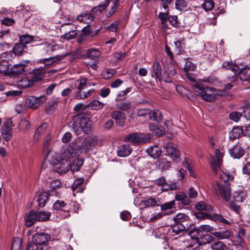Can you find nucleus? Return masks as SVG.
<instances>
[{"label":"nucleus","instance_id":"51","mask_svg":"<svg viewBox=\"0 0 250 250\" xmlns=\"http://www.w3.org/2000/svg\"><path fill=\"white\" fill-rule=\"evenodd\" d=\"M115 73L116 71L114 69H107L103 71L102 76L104 79H108L111 78Z\"/></svg>","mask_w":250,"mask_h":250},{"label":"nucleus","instance_id":"59","mask_svg":"<svg viewBox=\"0 0 250 250\" xmlns=\"http://www.w3.org/2000/svg\"><path fill=\"white\" fill-rule=\"evenodd\" d=\"M242 173L250 177V161L247 162L243 166Z\"/></svg>","mask_w":250,"mask_h":250},{"label":"nucleus","instance_id":"18","mask_svg":"<svg viewBox=\"0 0 250 250\" xmlns=\"http://www.w3.org/2000/svg\"><path fill=\"white\" fill-rule=\"evenodd\" d=\"M83 164V159H74L72 163L67 164V168L66 170H64V172H66L70 170L72 172H77L80 170Z\"/></svg>","mask_w":250,"mask_h":250},{"label":"nucleus","instance_id":"8","mask_svg":"<svg viewBox=\"0 0 250 250\" xmlns=\"http://www.w3.org/2000/svg\"><path fill=\"white\" fill-rule=\"evenodd\" d=\"M38 49L42 55L46 56L51 53L58 48V45L54 43L44 42L37 45Z\"/></svg>","mask_w":250,"mask_h":250},{"label":"nucleus","instance_id":"27","mask_svg":"<svg viewBox=\"0 0 250 250\" xmlns=\"http://www.w3.org/2000/svg\"><path fill=\"white\" fill-rule=\"evenodd\" d=\"M175 5V8L181 12L187 11L190 8L188 2L185 0H177Z\"/></svg>","mask_w":250,"mask_h":250},{"label":"nucleus","instance_id":"49","mask_svg":"<svg viewBox=\"0 0 250 250\" xmlns=\"http://www.w3.org/2000/svg\"><path fill=\"white\" fill-rule=\"evenodd\" d=\"M20 42L26 45L33 41V37L28 34H24L20 36Z\"/></svg>","mask_w":250,"mask_h":250},{"label":"nucleus","instance_id":"45","mask_svg":"<svg viewBox=\"0 0 250 250\" xmlns=\"http://www.w3.org/2000/svg\"><path fill=\"white\" fill-rule=\"evenodd\" d=\"M104 104L98 100H93L88 104V107L93 110H99L103 108Z\"/></svg>","mask_w":250,"mask_h":250},{"label":"nucleus","instance_id":"61","mask_svg":"<svg viewBox=\"0 0 250 250\" xmlns=\"http://www.w3.org/2000/svg\"><path fill=\"white\" fill-rule=\"evenodd\" d=\"M43 246L36 245L32 243H29L26 250H43Z\"/></svg>","mask_w":250,"mask_h":250},{"label":"nucleus","instance_id":"64","mask_svg":"<svg viewBox=\"0 0 250 250\" xmlns=\"http://www.w3.org/2000/svg\"><path fill=\"white\" fill-rule=\"evenodd\" d=\"M62 186L61 182L58 180H54L50 183L49 188L51 190L58 188Z\"/></svg>","mask_w":250,"mask_h":250},{"label":"nucleus","instance_id":"38","mask_svg":"<svg viewBox=\"0 0 250 250\" xmlns=\"http://www.w3.org/2000/svg\"><path fill=\"white\" fill-rule=\"evenodd\" d=\"M37 219L38 221H46L50 219L51 213L48 211H36Z\"/></svg>","mask_w":250,"mask_h":250},{"label":"nucleus","instance_id":"29","mask_svg":"<svg viewBox=\"0 0 250 250\" xmlns=\"http://www.w3.org/2000/svg\"><path fill=\"white\" fill-rule=\"evenodd\" d=\"M94 16L92 14L88 13H83L79 15L77 18V20L83 22L85 23H89L91 22L94 19Z\"/></svg>","mask_w":250,"mask_h":250},{"label":"nucleus","instance_id":"23","mask_svg":"<svg viewBox=\"0 0 250 250\" xmlns=\"http://www.w3.org/2000/svg\"><path fill=\"white\" fill-rule=\"evenodd\" d=\"M25 65L21 62L14 65L11 68L10 74L14 77L22 74L25 71Z\"/></svg>","mask_w":250,"mask_h":250},{"label":"nucleus","instance_id":"53","mask_svg":"<svg viewBox=\"0 0 250 250\" xmlns=\"http://www.w3.org/2000/svg\"><path fill=\"white\" fill-rule=\"evenodd\" d=\"M187 216L183 213H178L173 218L174 223H184L187 220Z\"/></svg>","mask_w":250,"mask_h":250},{"label":"nucleus","instance_id":"47","mask_svg":"<svg viewBox=\"0 0 250 250\" xmlns=\"http://www.w3.org/2000/svg\"><path fill=\"white\" fill-rule=\"evenodd\" d=\"M211 248L212 250H225L227 248L222 242L216 241L211 244Z\"/></svg>","mask_w":250,"mask_h":250},{"label":"nucleus","instance_id":"25","mask_svg":"<svg viewBox=\"0 0 250 250\" xmlns=\"http://www.w3.org/2000/svg\"><path fill=\"white\" fill-rule=\"evenodd\" d=\"M18 85L23 88L32 86L34 84L32 80L29 78L28 73L25 74L24 76L18 82Z\"/></svg>","mask_w":250,"mask_h":250},{"label":"nucleus","instance_id":"40","mask_svg":"<svg viewBox=\"0 0 250 250\" xmlns=\"http://www.w3.org/2000/svg\"><path fill=\"white\" fill-rule=\"evenodd\" d=\"M210 219L215 222H219L227 225L230 224L229 222L222 215L217 213L210 214Z\"/></svg>","mask_w":250,"mask_h":250},{"label":"nucleus","instance_id":"10","mask_svg":"<svg viewBox=\"0 0 250 250\" xmlns=\"http://www.w3.org/2000/svg\"><path fill=\"white\" fill-rule=\"evenodd\" d=\"M50 239V235L44 232L36 233L32 236V243L43 246Z\"/></svg>","mask_w":250,"mask_h":250},{"label":"nucleus","instance_id":"14","mask_svg":"<svg viewBox=\"0 0 250 250\" xmlns=\"http://www.w3.org/2000/svg\"><path fill=\"white\" fill-rule=\"evenodd\" d=\"M12 122L11 119L7 120L1 127V133L4 139L8 141L11 136Z\"/></svg>","mask_w":250,"mask_h":250},{"label":"nucleus","instance_id":"35","mask_svg":"<svg viewBox=\"0 0 250 250\" xmlns=\"http://www.w3.org/2000/svg\"><path fill=\"white\" fill-rule=\"evenodd\" d=\"M222 66L226 69L231 70L235 74H238L239 72V67L232 62L226 61Z\"/></svg>","mask_w":250,"mask_h":250},{"label":"nucleus","instance_id":"2","mask_svg":"<svg viewBox=\"0 0 250 250\" xmlns=\"http://www.w3.org/2000/svg\"><path fill=\"white\" fill-rule=\"evenodd\" d=\"M247 193L246 190H240L235 191L233 195V199L230 202V208L236 213L241 209V207L247 198Z\"/></svg>","mask_w":250,"mask_h":250},{"label":"nucleus","instance_id":"24","mask_svg":"<svg viewBox=\"0 0 250 250\" xmlns=\"http://www.w3.org/2000/svg\"><path fill=\"white\" fill-rule=\"evenodd\" d=\"M101 56V52L95 48L87 49L86 53V58L94 61L95 62L98 61V59Z\"/></svg>","mask_w":250,"mask_h":250},{"label":"nucleus","instance_id":"3","mask_svg":"<svg viewBox=\"0 0 250 250\" xmlns=\"http://www.w3.org/2000/svg\"><path fill=\"white\" fill-rule=\"evenodd\" d=\"M152 138V136L149 133L133 132L126 135L124 141L137 145L150 142Z\"/></svg>","mask_w":250,"mask_h":250},{"label":"nucleus","instance_id":"56","mask_svg":"<svg viewBox=\"0 0 250 250\" xmlns=\"http://www.w3.org/2000/svg\"><path fill=\"white\" fill-rule=\"evenodd\" d=\"M214 6V3L211 0H206L202 4V7L206 11H210L213 9Z\"/></svg>","mask_w":250,"mask_h":250},{"label":"nucleus","instance_id":"46","mask_svg":"<svg viewBox=\"0 0 250 250\" xmlns=\"http://www.w3.org/2000/svg\"><path fill=\"white\" fill-rule=\"evenodd\" d=\"M213 235L218 239H223L229 238L230 235V233L229 231L228 230L220 231L214 232Z\"/></svg>","mask_w":250,"mask_h":250},{"label":"nucleus","instance_id":"50","mask_svg":"<svg viewBox=\"0 0 250 250\" xmlns=\"http://www.w3.org/2000/svg\"><path fill=\"white\" fill-rule=\"evenodd\" d=\"M186 231L188 232L191 239H197L201 235L200 234L201 231L199 229H195V228L190 230L187 229Z\"/></svg>","mask_w":250,"mask_h":250},{"label":"nucleus","instance_id":"15","mask_svg":"<svg viewBox=\"0 0 250 250\" xmlns=\"http://www.w3.org/2000/svg\"><path fill=\"white\" fill-rule=\"evenodd\" d=\"M111 117L115 120L117 125L121 127L125 126L126 115L124 112L118 110L113 111L111 113Z\"/></svg>","mask_w":250,"mask_h":250},{"label":"nucleus","instance_id":"9","mask_svg":"<svg viewBox=\"0 0 250 250\" xmlns=\"http://www.w3.org/2000/svg\"><path fill=\"white\" fill-rule=\"evenodd\" d=\"M196 93L200 96L202 97L203 99L206 101H211L215 99V96L213 94L209 93L210 92L208 87H204L201 84L197 83L195 85Z\"/></svg>","mask_w":250,"mask_h":250},{"label":"nucleus","instance_id":"22","mask_svg":"<svg viewBox=\"0 0 250 250\" xmlns=\"http://www.w3.org/2000/svg\"><path fill=\"white\" fill-rule=\"evenodd\" d=\"M149 130L155 136L161 137L165 133L164 127L155 123H151L149 125Z\"/></svg>","mask_w":250,"mask_h":250},{"label":"nucleus","instance_id":"6","mask_svg":"<svg viewBox=\"0 0 250 250\" xmlns=\"http://www.w3.org/2000/svg\"><path fill=\"white\" fill-rule=\"evenodd\" d=\"M242 140L240 142H238L236 144L232 146L229 149V153L233 159H239L242 158L245 154L246 151L245 148L242 147V144L241 143Z\"/></svg>","mask_w":250,"mask_h":250},{"label":"nucleus","instance_id":"39","mask_svg":"<svg viewBox=\"0 0 250 250\" xmlns=\"http://www.w3.org/2000/svg\"><path fill=\"white\" fill-rule=\"evenodd\" d=\"M149 119L156 121L157 123H160L162 120V115L161 112L158 110H154L152 111L150 110L149 114Z\"/></svg>","mask_w":250,"mask_h":250},{"label":"nucleus","instance_id":"42","mask_svg":"<svg viewBox=\"0 0 250 250\" xmlns=\"http://www.w3.org/2000/svg\"><path fill=\"white\" fill-rule=\"evenodd\" d=\"M115 106L119 109L126 111L130 108L131 104L129 101H124L117 103Z\"/></svg>","mask_w":250,"mask_h":250},{"label":"nucleus","instance_id":"41","mask_svg":"<svg viewBox=\"0 0 250 250\" xmlns=\"http://www.w3.org/2000/svg\"><path fill=\"white\" fill-rule=\"evenodd\" d=\"M11 250H23L22 249V239L20 237L14 238Z\"/></svg>","mask_w":250,"mask_h":250},{"label":"nucleus","instance_id":"21","mask_svg":"<svg viewBox=\"0 0 250 250\" xmlns=\"http://www.w3.org/2000/svg\"><path fill=\"white\" fill-rule=\"evenodd\" d=\"M64 25H69L71 27L69 28L70 30L68 32L62 35V38L66 39L67 40L75 38L79 33V31L75 29L76 27L75 25L68 22L64 23Z\"/></svg>","mask_w":250,"mask_h":250},{"label":"nucleus","instance_id":"26","mask_svg":"<svg viewBox=\"0 0 250 250\" xmlns=\"http://www.w3.org/2000/svg\"><path fill=\"white\" fill-rule=\"evenodd\" d=\"M12 50L15 56H21L24 53L26 52V46L21 42L15 44Z\"/></svg>","mask_w":250,"mask_h":250},{"label":"nucleus","instance_id":"17","mask_svg":"<svg viewBox=\"0 0 250 250\" xmlns=\"http://www.w3.org/2000/svg\"><path fill=\"white\" fill-rule=\"evenodd\" d=\"M69 54H65L62 55H56L47 58L42 59L40 60L41 63H42L45 66L50 67L53 63L62 60Z\"/></svg>","mask_w":250,"mask_h":250},{"label":"nucleus","instance_id":"33","mask_svg":"<svg viewBox=\"0 0 250 250\" xmlns=\"http://www.w3.org/2000/svg\"><path fill=\"white\" fill-rule=\"evenodd\" d=\"M243 133V130L241 127H234L229 132V138L230 140H234L240 137Z\"/></svg>","mask_w":250,"mask_h":250},{"label":"nucleus","instance_id":"28","mask_svg":"<svg viewBox=\"0 0 250 250\" xmlns=\"http://www.w3.org/2000/svg\"><path fill=\"white\" fill-rule=\"evenodd\" d=\"M132 151V148L129 145H123L118 148V155L120 157H126L129 155Z\"/></svg>","mask_w":250,"mask_h":250},{"label":"nucleus","instance_id":"58","mask_svg":"<svg viewBox=\"0 0 250 250\" xmlns=\"http://www.w3.org/2000/svg\"><path fill=\"white\" fill-rule=\"evenodd\" d=\"M150 109L148 108L139 109L137 110V115L139 117H145L146 115L149 116Z\"/></svg>","mask_w":250,"mask_h":250},{"label":"nucleus","instance_id":"13","mask_svg":"<svg viewBox=\"0 0 250 250\" xmlns=\"http://www.w3.org/2000/svg\"><path fill=\"white\" fill-rule=\"evenodd\" d=\"M151 76L160 82L162 81V68L160 62H155L153 63L151 68Z\"/></svg>","mask_w":250,"mask_h":250},{"label":"nucleus","instance_id":"4","mask_svg":"<svg viewBox=\"0 0 250 250\" xmlns=\"http://www.w3.org/2000/svg\"><path fill=\"white\" fill-rule=\"evenodd\" d=\"M87 78L85 77H81L77 80L76 83H78L77 90L75 93V98L78 100L84 99L88 97L92 93L94 89H91L88 90L87 92H83L82 91L87 87Z\"/></svg>","mask_w":250,"mask_h":250},{"label":"nucleus","instance_id":"32","mask_svg":"<svg viewBox=\"0 0 250 250\" xmlns=\"http://www.w3.org/2000/svg\"><path fill=\"white\" fill-rule=\"evenodd\" d=\"M238 73L239 74L240 79L242 81L250 82V66L243 68L241 70L239 69Z\"/></svg>","mask_w":250,"mask_h":250},{"label":"nucleus","instance_id":"12","mask_svg":"<svg viewBox=\"0 0 250 250\" xmlns=\"http://www.w3.org/2000/svg\"><path fill=\"white\" fill-rule=\"evenodd\" d=\"M98 143V138L94 136L86 137L82 144V147L85 151H89L95 146Z\"/></svg>","mask_w":250,"mask_h":250},{"label":"nucleus","instance_id":"34","mask_svg":"<svg viewBox=\"0 0 250 250\" xmlns=\"http://www.w3.org/2000/svg\"><path fill=\"white\" fill-rule=\"evenodd\" d=\"M219 175L220 181H217V182L230 183L229 181H232L233 179V176L222 170H219Z\"/></svg>","mask_w":250,"mask_h":250},{"label":"nucleus","instance_id":"63","mask_svg":"<svg viewBox=\"0 0 250 250\" xmlns=\"http://www.w3.org/2000/svg\"><path fill=\"white\" fill-rule=\"evenodd\" d=\"M144 205L147 207H154L155 205L159 206V205H156V201L154 198H149L144 201Z\"/></svg>","mask_w":250,"mask_h":250},{"label":"nucleus","instance_id":"55","mask_svg":"<svg viewBox=\"0 0 250 250\" xmlns=\"http://www.w3.org/2000/svg\"><path fill=\"white\" fill-rule=\"evenodd\" d=\"M175 202L174 200L167 202L161 206V209L162 210H167V209H171L175 208Z\"/></svg>","mask_w":250,"mask_h":250},{"label":"nucleus","instance_id":"62","mask_svg":"<svg viewBox=\"0 0 250 250\" xmlns=\"http://www.w3.org/2000/svg\"><path fill=\"white\" fill-rule=\"evenodd\" d=\"M221 165V164H219V163H218V162L217 161H215L214 157H213L212 158L211 166V168L214 173H217V172L218 171V169H219V167H220Z\"/></svg>","mask_w":250,"mask_h":250},{"label":"nucleus","instance_id":"36","mask_svg":"<svg viewBox=\"0 0 250 250\" xmlns=\"http://www.w3.org/2000/svg\"><path fill=\"white\" fill-rule=\"evenodd\" d=\"M49 194L46 192H42L38 198V206L40 208L44 207L48 198Z\"/></svg>","mask_w":250,"mask_h":250},{"label":"nucleus","instance_id":"54","mask_svg":"<svg viewBox=\"0 0 250 250\" xmlns=\"http://www.w3.org/2000/svg\"><path fill=\"white\" fill-rule=\"evenodd\" d=\"M1 56L2 58H4L5 60L9 61L13 59L15 57V55L12 50L10 51L7 50L2 52Z\"/></svg>","mask_w":250,"mask_h":250},{"label":"nucleus","instance_id":"57","mask_svg":"<svg viewBox=\"0 0 250 250\" xmlns=\"http://www.w3.org/2000/svg\"><path fill=\"white\" fill-rule=\"evenodd\" d=\"M167 21L170 25L174 27H178L179 26V23L178 21V18L177 16H169Z\"/></svg>","mask_w":250,"mask_h":250},{"label":"nucleus","instance_id":"43","mask_svg":"<svg viewBox=\"0 0 250 250\" xmlns=\"http://www.w3.org/2000/svg\"><path fill=\"white\" fill-rule=\"evenodd\" d=\"M47 127V125L46 123L42 124L39 127H38L35 132L34 134V139L36 140H38L39 139V137L41 135H42L43 133V132L45 130Z\"/></svg>","mask_w":250,"mask_h":250},{"label":"nucleus","instance_id":"20","mask_svg":"<svg viewBox=\"0 0 250 250\" xmlns=\"http://www.w3.org/2000/svg\"><path fill=\"white\" fill-rule=\"evenodd\" d=\"M36 211L31 210L24 216L25 225L27 227H30L33 226L37 221Z\"/></svg>","mask_w":250,"mask_h":250},{"label":"nucleus","instance_id":"30","mask_svg":"<svg viewBox=\"0 0 250 250\" xmlns=\"http://www.w3.org/2000/svg\"><path fill=\"white\" fill-rule=\"evenodd\" d=\"M84 181L83 178H79L76 179L71 186V188L73 191L76 190V192H83V188H82V185Z\"/></svg>","mask_w":250,"mask_h":250},{"label":"nucleus","instance_id":"44","mask_svg":"<svg viewBox=\"0 0 250 250\" xmlns=\"http://www.w3.org/2000/svg\"><path fill=\"white\" fill-rule=\"evenodd\" d=\"M58 103V99H56V100L49 103L48 106L46 107L47 112L50 114H52L55 110L57 108Z\"/></svg>","mask_w":250,"mask_h":250},{"label":"nucleus","instance_id":"31","mask_svg":"<svg viewBox=\"0 0 250 250\" xmlns=\"http://www.w3.org/2000/svg\"><path fill=\"white\" fill-rule=\"evenodd\" d=\"M146 152L150 157L156 159L160 156L161 150L158 146H154L148 148Z\"/></svg>","mask_w":250,"mask_h":250},{"label":"nucleus","instance_id":"37","mask_svg":"<svg viewBox=\"0 0 250 250\" xmlns=\"http://www.w3.org/2000/svg\"><path fill=\"white\" fill-rule=\"evenodd\" d=\"M175 45L174 50L177 54H181L184 52L185 48V43L184 40H177L174 42Z\"/></svg>","mask_w":250,"mask_h":250},{"label":"nucleus","instance_id":"52","mask_svg":"<svg viewBox=\"0 0 250 250\" xmlns=\"http://www.w3.org/2000/svg\"><path fill=\"white\" fill-rule=\"evenodd\" d=\"M196 65L188 59L187 60L184 66V70L187 73L189 71H193L196 69Z\"/></svg>","mask_w":250,"mask_h":250},{"label":"nucleus","instance_id":"11","mask_svg":"<svg viewBox=\"0 0 250 250\" xmlns=\"http://www.w3.org/2000/svg\"><path fill=\"white\" fill-rule=\"evenodd\" d=\"M29 78H30L34 84L35 82L41 81L45 76V72L43 68L34 69L28 72Z\"/></svg>","mask_w":250,"mask_h":250},{"label":"nucleus","instance_id":"60","mask_svg":"<svg viewBox=\"0 0 250 250\" xmlns=\"http://www.w3.org/2000/svg\"><path fill=\"white\" fill-rule=\"evenodd\" d=\"M119 24V21H116L107 26L106 29L110 32L116 33L118 30V26Z\"/></svg>","mask_w":250,"mask_h":250},{"label":"nucleus","instance_id":"19","mask_svg":"<svg viewBox=\"0 0 250 250\" xmlns=\"http://www.w3.org/2000/svg\"><path fill=\"white\" fill-rule=\"evenodd\" d=\"M45 101L46 98L45 96H42L38 98L32 97L27 99L26 102L30 108L35 109Z\"/></svg>","mask_w":250,"mask_h":250},{"label":"nucleus","instance_id":"1","mask_svg":"<svg viewBox=\"0 0 250 250\" xmlns=\"http://www.w3.org/2000/svg\"><path fill=\"white\" fill-rule=\"evenodd\" d=\"M70 125L77 135H80L82 132L89 134L92 131L91 123L86 118L84 113H80L74 116Z\"/></svg>","mask_w":250,"mask_h":250},{"label":"nucleus","instance_id":"16","mask_svg":"<svg viewBox=\"0 0 250 250\" xmlns=\"http://www.w3.org/2000/svg\"><path fill=\"white\" fill-rule=\"evenodd\" d=\"M164 148L167 152V155L170 156L172 159L175 160L180 157V151L174 147L172 143H167L164 145Z\"/></svg>","mask_w":250,"mask_h":250},{"label":"nucleus","instance_id":"7","mask_svg":"<svg viewBox=\"0 0 250 250\" xmlns=\"http://www.w3.org/2000/svg\"><path fill=\"white\" fill-rule=\"evenodd\" d=\"M66 206L67 204L63 201L60 200H57L53 204V209L62 212V213L60 214V219H64L70 216L69 209H66Z\"/></svg>","mask_w":250,"mask_h":250},{"label":"nucleus","instance_id":"5","mask_svg":"<svg viewBox=\"0 0 250 250\" xmlns=\"http://www.w3.org/2000/svg\"><path fill=\"white\" fill-rule=\"evenodd\" d=\"M214 188L217 195H219L226 202L229 201L231 193L230 183L216 182Z\"/></svg>","mask_w":250,"mask_h":250},{"label":"nucleus","instance_id":"48","mask_svg":"<svg viewBox=\"0 0 250 250\" xmlns=\"http://www.w3.org/2000/svg\"><path fill=\"white\" fill-rule=\"evenodd\" d=\"M187 227L188 225H187L186 226L184 223H175L172 227V229L173 232L178 234L180 231L186 230Z\"/></svg>","mask_w":250,"mask_h":250}]
</instances>
